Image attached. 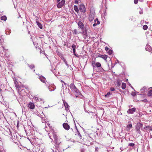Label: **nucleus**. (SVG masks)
Masks as SVG:
<instances>
[{
	"label": "nucleus",
	"mask_w": 152,
	"mask_h": 152,
	"mask_svg": "<svg viewBox=\"0 0 152 152\" xmlns=\"http://www.w3.org/2000/svg\"><path fill=\"white\" fill-rule=\"evenodd\" d=\"M50 138L53 141V138L55 143L54 146L56 150H58L59 148V145L61 142V138L58 137L56 135L55 133L54 132L53 130L52 129L50 130V132L48 134Z\"/></svg>",
	"instance_id": "obj_1"
},
{
	"label": "nucleus",
	"mask_w": 152,
	"mask_h": 152,
	"mask_svg": "<svg viewBox=\"0 0 152 152\" xmlns=\"http://www.w3.org/2000/svg\"><path fill=\"white\" fill-rule=\"evenodd\" d=\"M70 87L71 89L73 92H75L77 94L76 95V97L77 96V95H79L81 94V93L80 92L79 90L75 87L74 83H71L70 85Z\"/></svg>",
	"instance_id": "obj_2"
},
{
	"label": "nucleus",
	"mask_w": 152,
	"mask_h": 152,
	"mask_svg": "<svg viewBox=\"0 0 152 152\" xmlns=\"http://www.w3.org/2000/svg\"><path fill=\"white\" fill-rule=\"evenodd\" d=\"M91 65L92 66L93 69L94 70L96 67L99 68L101 67V64L99 62H96L94 61H92L91 62Z\"/></svg>",
	"instance_id": "obj_3"
},
{
	"label": "nucleus",
	"mask_w": 152,
	"mask_h": 152,
	"mask_svg": "<svg viewBox=\"0 0 152 152\" xmlns=\"http://www.w3.org/2000/svg\"><path fill=\"white\" fill-rule=\"evenodd\" d=\"M95 12L93 11H91L89 15L88 19L90 21H92L94 19Z\"/></svg>",
	"instance_id": "obj_4"
},
{
	"label": "nucleus",
	"mask_w": 152,
	"mask_h": 152,
	"mask_svg": "<svg viewBox=\"0 0 152 152\" xmlns=\"http://www.w3.org/2000/svg\"><path fill=\"white\" fill-rule=\"evenodd\" d=\"M79 10L81 12L83 13H85L86 11L85 7L84 5L83 4H80V5Z\"/></svg>",
	"instance_id": "obj_5"
},
{
	"label": "nucleus",
	"mask_w": 152,
	"mask_h": 152,
	"mask_svg": "<svg viewBox=\"0 0 152 152\" xmlns=\"http://www.w3.org/2000/svg\"><path fill=\"white\" fill-rule=\"evenodd\" d=\"M77 24L78 27L82 30H83L84 28V25L83 23L81 21H79L77 23Z\"/></svg>",
	"instance_id": "obj_6"
},
{
	"label": "nucleus",
	"mask_w": 152,
	"mask_h": 152,
	"mask_svg": "<svg viewBox=\"0 0 152 152\" xmlns=\"http://www.w3.org/2000/svg\"><path fill=\"white\" fill-rule=\"evenodd\" d=\"M65 2V0H62L60 2H59L57 4V7L58 8H61L64 4Z\"/></svg>",
	"instance_id": "obj_7"
},
{
	"label": "nucleus",
	"mask_w": 152,
	"mask_h": 152,
	"mask_svg": "<svg viewBox=\"0 0 152 152\" xmlns=\"http://www.w3.org/2000/svg\"><path fill=\"white\" fill-rule=\"evenodd\" d=\"M142 124L140 123H138L136 127V130L137 131L139 134L140 133V128L142 127Z\"/></svg>",
	"instance_id": "obj_8"
},
{
	"label": "nucleus",
	"mask_w": 152,
	"mask_h": 152,
	"mask_svg": "<svg viewBox=\"0 0 152 152\" xmlns=\"http://www.w3.org/2000/svg\"><path fill=\"white\" fill-rule=\"evenodd\" d=\"M49 90L50 91H54L56 88V87L54 84H51L50 86H48Z\"/></svg>",
	"instance_id": "obj_9"
},
{
	"label": "nucleus",
	"mask_w": 152,
	"mask_h": 152,
	"mask_svg": "<svg viewBox=\"0 0 152 152\" xmlns=\"http://www.w3.org/2000/svg\"><path fill=\"white\" fill-rule=\"evenodd\" d=\"M39 79L40 80V81L41 82H42L43 83H46V79L45 77L42 76V75H39Z\"/></svg>",
	"instance_id": "obj_10"
},
{
	"label": "nucleus",
	"mask_w": 152,
	"mask_h": 152,
	"mask_svg": "<svg viewBox=\"0 0 152 152\" xmlns=\"http://www.w3.org/2000/svg\"><path fill=\"white\" fill-rule=\"evenodd\" d=\"M27 106L30 109H33L35 107V105L34 103L32 102H29L27 104Z\"/></svg>",
	"instance_id": "obj_11"
},
{
	"label": "nucleus",
	"mask_w": 152,
	"mask_h": 152,
	"mask_svg": "<svg viewBox=\"0 0 152 152\" xmlns=\"http://www.w3.org/2000/svg\"><path fill=\"white\" fill-rule=\"evenodd\" d=\"M145 50L150 52L151 53L152 51V48L151 47L148 45H147L145 47Z\"/></svg>",
	"instance_id": "obj_12"
},
{
	"label": "nucleus",
	"mask_w": 152,
	"mask_h": 152,
	"mask_svg": "<svg viewBox=\"0 0 152 152\" xmlns=\"http://www.w3.org/2000/svg\"><path fill=\"white\" fill-rule=\"evenodd\" d=\"M136 109L135 108H132L129 109V110L127 112L128 113L132 114L135 111Z\"/></svg>",
	"instance_id": "obj_13"
},
{
	"label": "nucleus",
	"mask_w": 152,
	"mask_h": 152,
	"mask_svg": "<svg viewBox=\"0 0 152 152\" xmlns=\"http://www.w3.org/2000/svg\"><path fill=\"white\" fill-rule=\"evenodd\" d=\"M63 126L64 128L67 130H68L70 128L68 124L66 123H64L63 124Z\"/></svg>",
	"instance_id": "obj_14"
},
{
	"label": "nucleus",
	"mask_w": 152,
	"mask_h": 152,
	"mask_svg": "<svg viewBox=\"0 0 152 152\" xmlns=\"http://www.w3.org/2000/svg\"><path fill=\"white\" fill-rule=\"evenodd\" d=\"M64 106L65 107V110L66 111H68L69 109V106L68 104L65 102H63Z\"/></svg>",
	"instance_id": "obj_15"
},
{
	"label": "nucleus",
	"mask_w": 152,
	"mask_h": 152,
	"mask_svg": "<svg viewBox=\"0 0 152 152\" xmlns=\"http://www.w3.org/2000/svg\"><path fill=\"white\" fill-rule=\"evenodd\" d=\"M33 99L36 102H39L42 100L41 98H39L37 96L34 97Z\"/></svg>",
	"instance_id": "obj_16"
},
{
	"label": "nucleus",
	"mask_w": 152,
	"mask_h": 152,
	"mask_svg": "<svg viewBox=\"0 0 152 152\" xmlns=\"http://www.w3.org/2000/svg\"><path fill=\"white\" fill-rule=\"evenodd\" d=\"M98 57H99L105 60H106L107 58V56L105 55H102L101 54H99Z\"/></svg>",
	"instance_id": "obj_17"
},
{
	"label": "nucleus",
	"mask_w": 152,
	"mask_h": 152,
	"mask_svg": "<svg viewBox=\"0 0 152 152\" xmlns=\"http://www.w3.org/2000/svg\"><path fill=\"white\" fill-rule=\"evenodd\" d=\"M149 89L148 93V95L149 96H152V87L150 88Z\"/></svg>",
	"instance_id": "obj_18"
},
{
	"label": "nucleus",
	"mask_w": 152,
	"mask_h": 152,
	"mask_svg": "<svg viewBox=\"0 0 152 152\" xmlns=\"http://www.w3.org/2000/svg\"><path fill=\"white\" fill-rule=\"evenodd\" d=\"M121 80L120 79H117L116 80V82L117 83V85L119 87L121 85Z\"/></svg>",
	"instance_id": "obj_19"
},
{
	"label": "nucleus",
	"mask_w": 152,
	"mask_h": 152,
	"mask_svg": "<svg viewBox=\"0 0 152 152\" xmlns=\"http://www.w3.org/2000/svg\"><path fill=\"white\" fill-rule=\"evenodd\" d=\"M148 130H152V129L149 126H145L142 129V130L144 131H147Z\"/></svg>",
	"instance_id": "obj_20"
},
{
	"label": "nucleus",
	"mask_w": 152,
	"mask_h": 152,
	"mask_svg": "<svg viewBox=\"0 0 152 152\" xmlns=\"http://www.w3.org/2000/svg\"><path fill=\"white\" fill-rule=\"evenodd\" d=\"M74 9L76 12L77 13L79 12V9L76 5H74Z\"/></svg>",
	"instance_id": "obj_21"
},
{
	"label": "nucleus",
	"mask_w": 152,
	"mask_h": 152,
	"mask_svg": "<svg viewBox=\"0 0 152 152\" xmlns=\"http://www.w3.org/2000/svg\"><path fill=\"white\" fill-rule=\"evenodd\" d=\"M132 127V124H129L127 125L126 127V130L129 131L131 128Z\"/></svg>",
	"instance_id": "obj_22"
},
{
	"label": "nucleus",
	"mask_w": 152,
	"mask_h": 152,
	"mask_svg": "<svg viewBox=\"0 0 152 152\" xmlns=\"http://www.w3.org/2000/svg\"><path fill=\"white\" fill-rule=\"evenodd\" d=\"M61 59L65 63V64L68 67H69V66L68 64L67 63V62L66 61V59L64 58H61Z\"/></svg>",
	"instance_id": "obj_23"
},
{
	"label": "nucleus",
	"mask_w": 152,
	"mask_h": 152,
	"mask_svg": "<svg viewBox=\"0 0 152 152\" xmlns=\"http://www.w3.org/2000/svg\"><path fill=\"white\" fill-rule=\"evenodd\" d=\"M126 87V83H122L121 88L123 89H124Z\"/></svg>",
	"instance_id": "obj_24"
},
{
	"label": "nucleus",
	"mask_w": 152,
	"mask_h": 152,
	"mask_svg": "<svg viewBox=\"0 0 152 152\" xmlns=\"http://www.w3.org/2000/svg\"><path fill=\"white\" fill-rule=\"evenodd\" d=\"M37 23L38 26V27L42 29V25L39 22H37Z\"/></svg>",
	"instance_id": "obj_25"
},
{
	"label": "nucleus",
	"mask_w": 152,
	"mask_h": 152,
	"mask_svg": "<svg viewBox=\"0 0 152 152\" xmlns=\"http://www.w3.org/2000/svg\"><path fill=\"white\" fill-rule=\"evenodd\" d=\"M147 88L145 87H143L140 90L141 91L143 90V91H142V93H143L145 92V90H147Z\"/></svg>",
	"instance_id": "obj_26"
},
{
	"label": "nucleus",
	"mask_w": 152,
	"mask_h": 152,
	"mask_svg": "<svg viewBox=\"0 0 152 152\" xmlns=\"http://www.w3.org/2000/svg\"><path fill=\"white\" fill-rule=\"evenodd\" d=\"M1 20H3L5 21L7 20V17L6 16L4 15L1 17Z\"/></svg>",
	"instance_id": "obj_27"
},
{
	"label": "nucleus",
	"mask_w": 152,
	"mask_h": 152,
	"mask_svg": "<svg viewBox=\"0 0 152 152\" xmlns=\"http://www.w3.org/2000/svg\"><path fill=\"white\" fill-rule=\"evenodd\" d=\"M14 83H15V87L18 88V90L19 91L20 90L19 88L20 86H18V85H17V82L14 81Z\"/></svg>",
	"instance_id": "obj_28"
},
{
	"label": "nucleus",
	"mask_w": 152,
	"mask_h": 152,
	"mask_svg": "<svg viewBox=\"0 0 152 152\" xmlns=\"http://www.w3.org/2000/svg\"><path fill=\"white\" fill-rule=\"evenodd\" d=\"M94 22L95 23L99 25L100 23L99 21L98 20V19L96 18L94 20Z\"/></svg>",
	"instance_id": "obj_29"
},
{
	"label": "nucleus",
	"mask_w": 152,
	"mask_h": 152,
	"mask_svg": "<svg viewBox=\"0 0 152 152\" xmlns=\"http://www.w3.org/2000/svg\"><path fill=\"white\" fill-rule=\"evenodd\" d=\"M111 94L110 92H107L105 95V96L106 97H109V96Z\"/></svg>",
	"instance_id": "obj_30"
},
{
	"label": "nucleus",
	"mask_w": 152,
	"mask_h": 152,
	"mask_svg": "<svg viewBox=\"0 0 152 152\" xmlns=\"http://www.w3.org/2000/svg\"><path fill=\"white\" fill-rule=\"evenodd\" d=\"M72 48L73 50L74 51L75 50V48H76V45H74L73 44L72 45Z\"/></svg>",
	"instance_id": "obj_31"
},
{
	"label": "nucleus",
	"mask_w": 152,
	"mask_h": 152,
	"mask_svg": "<svg viewBox=\"0 0 152 152\" xmlns=\"http://www.w3.org/2000/svg\"><path fill=\"white\" fill-rule=\"evenodd\" d=\"M30 68L31 69H33L34 68V65L33 64H31V65H29V64L28 65Z\"/></svg>",
	"instance_id": "obj_32"
},
{
	"label": "nucleus",
	"mask_w": 152,
	"mask_h": 152,
	"mask_svg": "<svg viewBox=\"0 0 152 152\" xmlns=\"http://www.w3.org/2000/svg\"><path fill=\"white\" fill-rule=\"evenodd\" d=\"M108 54L110 55H111L112 54V53H113V51L112 50L110 49L107 52Z\"/></svg>",
	"instance_id": "obj_33"
},
{
	"label": "nucleus",
	"mask_w": 152,
	"mask_h": 152,
	"mask_svg": "<svg viewBox=\"0 0 152 152\" xmlns=\"http://www.w3.org/2000/svg\"><path fill=\"white\" fill-rule=\"evenodd\" d=\"M148 26L146 25H144L143 26V29L144 30H146L148 28Z\"/></svg>",
	"instance_id": "obj_34"
},
{
	"label": "nucleus",
	"mask_w": 152,
	"mask_h": 152,
	"mask_svg": "<svg viewBox=\"0 0 152 152\" xmlns=\"http://www.w3.org/2000/svg\"><path fill=\"white\" fill-rule=\"evenodd\" d=\"M83 33L84 34V37L85 38L86 36L87 33L86 31H83Z\"/></svg>",
	"instance_id": "obj_35"
},
{
	"label": "nucleus",
	"mask_w": 152,
	"mask_h": 152,
	"mask_svg": "<svg viewBox=\"0 0 152 152\" xmlns=\"http://www.w3.org/2000/svg\"><path fill=\"white\" fill-rule=\"evenodd\" d=\"M79 1H80V0H75V3L78 4L79 3Z\"/></svg>",
	"instance_id": "obj_36"
},
{
	"label": "nucleus",
	"mask_w": 152,
	"mask_h": 152,
	"mask_svg": "<svg viewBox=\"0 0 152 152\" xmlns=\"http://www.w3.org/2000/svg\"><path fill=\"white\" fill-rule=\"evenodd\" d=\"M77 135L80 138V139H81V137H82L81 136L80 133V132H79L78 131H77Z\"/></svg>",
	"instance_id": "obj_37"
},
{
	"label": "nucleus",
	"mask_w": 152,
	"mask_h": 152,
	"mask_svg": "<svg viewBox=\"0 0 152 152\" xmlns=\"http://www.w3.org/2000/svg\"><path fill=\"white\" fill-rule=\"evenodd\" d=\"M134 145L135 144L133 143H130L129 144V145L131 147H133Z\"/></svg>",
	"instance_id": "obj_38"
},
{
	"label": "nucleus",
	"mask_w": 152,
	"mask_h": 152,
	"mask_svg": "<svg viewBox=\"0 0 152 152\" xmlns=\"http://www.w3.org/2000/svg\"><path fill=\"white\" fill-rule=\"evenodd\" d=\"M73 33L75 34H77V31L76 29H75L73 31Z\"/></svg>",
	"instance_id": "obj_39"
},
{
	"label": "nucleus",
	"mask_w": 152,
	"mask_h": 152,
	"mask_svg": "<svg viewBox=\"0 0 152 152\" xmlns=\"http://www.w3.org/2000/svg\"><path fill=\"white\" fill-rule=\"evenodd\" d=\"M42 114H43V115H41L40 117H41L42 118H46L45 117V115L43 114V113L42 112Z\"/></svg>",
	"instance_id": "obj_40"
},
{
	"label": "nucleus",
	"mask_w": 152,
	"mask_h": 152,
	"mask_svg": "<svg viewBox=\"0 0 152 152\" xmlns=\"http://www.w3.org/2000/svg\"><path fill=\"white\" fill-rule=\"evenodd\" d=\"M136 94V93L134 92H132L131 93V95L133 96H135Z\"/></svg>",
	"instance_id": "obj_41"
},
{
	"label": "nucleus",
	"mask_w": 152,
	"mask_h": 152,
	"mask_svg": "<svg viewBox=\"0 0 152 152\" xmlns=\"http://www.w3.org/2000/svg\"><path fill=\"white\" fill-rule=\"evenodd\" d=\"M110 90L111 91H114L115 90V89L113 87H111L110 88Z\"/></svg>",
	"instance_id": "obj_42"
},
{
	"label": "nucleus",
	"mask_w": 152,
	"mask_h": 152,
	"mask_svg": "<svg viewBox=\"0 0 152 152\" xmlns=\"http://www.w3.org/2000/svg\"><path fill=\"white\" fill-rule=\"evenodd\" d=\"M142 101L144 102H148V100L146 99H145L144 100H142Z\"/></svg>",
	"instance_id": "obj_43"
},
{
	"label": "nucleus",
	"mask_w": 152,
	"mask_h": 152,
	"mask_svg": "<svg viewBox=\"0 0 152 152\" xmlns=\"http://www.w3.org/2000/svg\"><path fill=\"white\" fill-rule=\"evenodd\" d=\"M138 0H134V3L135 4H136L138 2Z\"/></svg>",
	"instance_id": "obj_44"
},
{
	"label": "nucleus",
	"mask_w": 152,
	"mask_h": 152,
	"mask_svg": "<svg viewBox=\"0 0 152 152\" xmlns=\"http://www.w3.org/2000/svg\"><path fill=\"white\" fill-rule=\"evenodd\" d=\"M50 151L51 152H56V151H55L53 149H52V148H51L50 149Z\"/></svg>",
	"instance_id": "obj_45"
},
{
	"label": "nucleus",
	"mask_w": 152,
	"mask_h": 152,
	"mask_svg": "<svg viewBox=\"0 0 152 152\" xmlns=\"http://www.w3.org/2000/svg\"><path fill=\"white\" fill-rule=\"evenodd\" d=\"M119 61L118 60L116 59V61H115L114 64H116L117 63H119Z\"/></svg>",
	"instance_id": "obj_46"
},
{
	"label": "nucleus",
	"mask_w": 152,
	"mask_h": 152,
	"mask_svg": "<svg viewBox=\"0 0 152 152\" xmlns=\"http://www.w3.org/2000/svg\"><path fill=\"white\" fill-rule=\"evenodd\" d=\"M105 50L107 51L109 50V48L108 47H106L105 48Z\"/></svg>",
	"instance_id": "obj_47"
},
{
	"label": "nucleus",
	"mask_w": 152,
	"mask_h": 152,
	"mask_svg": "<svg viewBox=\"0 0 152 152\" xmlns=\"http://www.w3.org/2000/svg\"><path fill=\"white\" fill-rule=\"evenodd\" d=\"M73 52L74 55H75V56H77V55L75 53V50L73 51Z\"/></svg>",
	"instance_id": "obj_48"
},
{
	"label": "nucleus",
	"mask_w": 152,
	"mask_h": 152,
	"mask_svg": "<svg viewBox=\"0 0 152 152\" xmlns=\"http://www.w3.org/2000/svg\"><path fill=\"white\" fill-rule=\"evenodd\" d=\"M97 24L95 23L94 22V23L93 25V26L94 27L96 26Z\"/></svg>",
	"instance_id": "obj_49"
},
{
	"label": "nucleus",
	"mask_w": 152,
	"mask_h": 152,
	"mask_svg": "<svg viewBox=\"0 0 152 152\" xmlns=\"http://www.w3.org/2000/svg\"><path fill=\"white\" fill-rule=\"evenodd\" d=\"M143 12V11L142 10H141L140 11V12L139 13L140 14H142Z\"/></svg>",
	"instance_id": "obj_50"
},
{
	"label": "nucleus",
	"mask_w": 152,
	"mask_h": 152,
	"mask_svg": "<svg viewBox=\"0 0 152 152\" xmlns=\"http://www.w3.org/2000/svg\"><path fill=\"white\" fill-rule=\"evenodd\" d=\"M45 119H42V123H45Z\"/></svg>",
	"instance_id": "obj_51"
},
{
	"label": "nucleus",
	"mask_w": 152,
	"mask_h": 152,
	"mask_svg": "<svg viewBox=\"0 0 152 152\" xmlns=\"http://www.w3.org/2000/svg\"><path fill=\"white\" fill-rule=\"evenodd\" d=\"M8 31L10 33H11V30H10V29H8ZM7 31H8V30H7Z\"/></svg>",
	"instance_id": "obj_52"
},
{
	"label": "nucleus",
	"mask_w": 152,
	"mask_h": 152,
	"mask_svg": "<svg viewBox=\"0 0 152 152\" xmlns=\"http://www.w3.org/2000/svg\"><path fill=\"white\" fill-rule=\"evenodd\" d=\"M45 130L47 131V127H45Z\"/></svg>",
	"instance_id": "obj_53"
},
{
	"label": "nucleus",
	"mask_w": 152,
	"mask_h": 152,
	"mask_svg": "<svg viewBox=\"0 0 152 152\" xmlns=\"http://www.w3.org/2000/svg\"><path fill=\"white\" fill-rule=\"evenodd\" d=\"M61 82H62L63 83H64L65 85V84H66L65 83V82H64V81H62V80H61Z\"/></svg>",
	"instance_id": "obj_54"
},
{
	"label": "nucleus",
	"mask_w": 152,
	"mask_h": 152,
	"mask_svg": "<svg viewBox=\"0 0 152 152\" xmlns=\"http://www.w3.org/2000/svg\"><path fill=\"white\" fill-rule=\"evenodd\" d=\"M61 0H57V2H59Z\"/></svg>",
	"instance_id": "obj_55"
},
{
	"label": "nucleus",
	"mask_w": 152,
	"mask_h": 152,
	"mask_svg": "<svg viewBox=\"0 0 152 152\" xmlns=\"http://www.w3.org/2000/svg\"><path fill=\"white\" fill-rule=\"evenodd\" d=\"M131 88H132V89H133L134 90V88L133 87H132V86H131Z\"/></svg>",
	"instance_id": "obj_56"
},
{
	"label": "nucleus",
	"mask_w": 152,
	"mask_h": 152,
	"mask_svg": "<svg viewBox=\"0 0 152 152\" xmlns=\"http://www.w3.org/2000/svg\"><path fill=\"white\" fill-rule=\"evenodd\" d=\"M139 1L140 2H142L143 1V0H139Z\"/></svg>",
	"instance_id": "obj_57"
},
{
	"label": "nucleus",
	"mask_w": 152,
	"mask_h": 152,
	"mask_svg": "<svg viewBox=\"0 0 152 152\" xmlns=\"http://www.w3.org/2000/svg\"><path fill=\"white\" fill-rule=\"evenodd\" d=\"M19 89H20V90H19H19H18V91H20V90H21V88H20H20H19Z\"/></svg>",
	"instance_id": "obj_58"
},
{
	"label": "nucleus",
	"mask_w": 152,
	"mask_h": 152,
	"mask_svg": "<svg viewBox=\"0 0 152 152\" xmlns=\"http://www.w3.org/2000/svg\"><path fill=\"white\" fill-rule=\"evenodd\" d=\"M50 124H48V126L50 127Z\"/></svg>",
	"instance_id": "obj_59"
},
{
	"label": "nucleus",
	"mask_w": 152,
	"mask_h": 152,
	"mask_svg": "<svg viewBox=\"0 0 152 152\" xmlns=\"http://www.w3.org/2000/svg\"><path fill=\"white\" fill-rule=\"evenodd\" d=\"M129 85L131 87V84L130 83H129Z\"/></svg>",
	"instance_id": "obj_60"
},
{
	"label": "nucleus",
	"mask_w": 152,
	"mask_h": 152,
	"mask_svg": "<svg viewBox=\"0 0 152 152\" xmlns=\"http://www.w3.org/2000/svg\"><path fill=\"white\" fill-rule=\"evenodd\" d=\"M1 37L0 36V40L1 41Z\"/></svg>",
	"instance_id": "obj_61"
},
{
	"label": "nucleus",
	"mask_w": 152,
	"mask_h": 152,
	"mask_svg": "<svg viewBox=\"0 0 152 152\" xmlns=\"http://www.w3.org/2000/svg\"><path fill=\"white\" fill-rule=\"evenodd\" d=\"M108 149V151H112V150H110V149L108 150V149Z\"/></svg>",
	"instance_id": "obj_62"
},
{
	"label": "nucleus",
	"mask_w": 152,
	"mask_h": 152,
	"mask_svg": "<svg viewBox=\"0 0 152 152\" xmlns=\"http://www.w3.org/2000/svg\"><path fill=\"white\" fill-rule=\"evenodd\" d=\"M84 109H85V103L84 104Z\"/></svg>",
	"instance_id": "obj_63"
},
{
	"label": "nucleus",
	"mask_w": 152,
	"mask_h": 152,
	"mask_svg": "<svg viewBox=\"0 0 152 152\" xmlns=\"http://www.w3.org/2000/svg\"><path fill=\"white\" fill-rule=\"evenodd\" d=\"M104 15H106V14H105V13H104Z\"/></svg>",
	"instance_id": "obj_64"
}]
</instances>
